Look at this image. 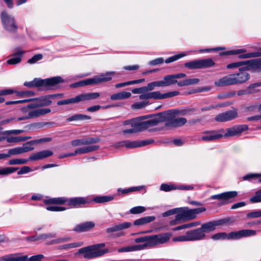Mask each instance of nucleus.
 <instances>
[{
  "mask_svg": "<svg viewBox=\"0 0 261 261\" xmlns=\"http://www.w3.org/2000/svg\"><path fill=\"white\" fill-rule=\"evenodd\" d=\"M105 246V243H99L80 248L78 250L79 254H83L86 259H92L101 256L108 252L107 248L101 249Z\"/></svg>",
  "mask_w": 261,
  "mask_h": 261,
  "instance_id": "f257e3e1",
  "label": "nucleus"
},
{
  "mask_svg": "<svg viewBox=\"0 0 261 261\" xmlns=\"http://www.w3.org/2000/svg\"><path fill=\"white\" fill-rule=\"evenodd\" d=\"M260 62L259 59L250 60L246 61H240L228 64L226 66L227 69H232L239 67L240 66L249 64V66H257Z\"/></svg>",
  "mask_w": 261,
  "mask_h": 261,
  "instance_id": "f3484780",
  "label": "nucleus"
},
{
  "mask_svg": "<svg viewBox=\"0 0 261 261\" xmlns=\"http://www.w3.org/2000/svg\"><path fill=\"white\" fill-rule=\"evenodd\" d=\"M51 112V110L49 108H44L42 109L36 110H28L25 114L27 113V115L22 117H18L15 119L16 121L25 120L30 119H34L39 117L41 116L44 115Z\"/></svg>",
  "mask_w": 261,
  "mask_h": 261,
  "instance_id": "1a4fd4ad",
  "label": "nucleus"
},
{
  "mask_svg": "<svg viewBox=\"0 0 261 261\" xmlns=\"http://www.w3.org/2000/svg\"><path fill=\"white\" fill-rule=\"evenodd\" d=\"M203 135L201 137L198 139L199 141H203L205 142L212 141L217 140L223 137L221 134H217L213 131H206L202 133Z\"/></svg>",
  "mask_w": 261,
  "mask_h": 261,
  "instance_id": "6ab92c4d",
  "label": "nucleus"
},
{
  "mask_svg": "<svg viewBox=\"0 0 261 261\" xmlns=\"http://www.w3.org/2000/svg\"><path fill=\"white\" fill-rule=\"evenodd\" d=\"M45 204H62L67 203L68 205L74 207H81L88 203V201L86 198L82 197H73L71 198H66L65 197H57L45 199L44 200Z\"/></svg>",
  "mask_w": 261,
  "mask_h": 261,
  "instance_id": "7ed1b4c3",
  "label": "nucleus"
},
{
  "mask_svg": "<svg viewBox=\"0 0 261 261\" xmlns=\"http://www.w3.org/2000/svg\"><path fill=\"white\" fill-rule=\"evenodd\" d=\"M248 90L250 91V94L256 93H261V82L250 85L248 86Z\"/></svg>",
  "mask_w": 261,
  "mask_h": 261,
  "instance_id": "58836bf2",
  "label": "nucleus"
},
{
  "mask_svg": "<svg viewBox=\"0 0 261 261\" xmlns=\"http://www.w3.org/2000/svg\"><path fill=\"white\" fill-rule=\"evenodd\" d=\"M83 101L95 99L98 98L100 94L98 92L82 94Z\"/></svg>",
  "mask_w": 261,
  "mask_h": 261,
  "instance_id": "a19ab883",
  "label": "nucleus"
},
{
  "mask_svg": "<svg viewBox=\"0 0 261 261\" xmlns=\"http://www.w3.org/2000/svg\"><path fill=\"white\" fill-rule=\"evenodd\" d=\"M86 145H90L92 144H95L98 143L100 141V139L98 137L93 138H85Z\"/></svg>",
  "mask_w": 261,
  "mask_h": 261,
  "instance_id": "774afa93",
  "label": "nucleus"
},
{
  "mask_svg": "<svg viewBox=\"0 0 261 261\" xmlns=\"http://www.w3.org/2000/svg\"><path fill=\"white\" fill-rule=\"evenodd\" d=\"M19 169L18 167H5L0 168V175H6L14 173Z\"/></svg>",
  "mask_w": 261,
  "mask_h": 261,
  "instance_id": "37998d69",
  "label": "nucleus"
},
{
  "mask_svg": "<svg viewBox=\"0 0 261 261\" xmlns=\"http://www.w3.org/2000/svg\"><path fill=\"white\" fill-rule=\"evenodd\" d=\"M30 160V158L28 159H15L10 160L8 164L10 165H22L26 164Z\"/></svg>",
  "mask_w": 261,
  "mask_h": 261,
  "instance_id": "de8ad7c7",
  "label": "nucleus"
},
{
  "mask_svg": "<svg viewBox=\"0 0 261 261\" xmlns=\"http://www.w3.org/2000/svg\"><path fill=\"white\" fill-rule=\"evenodd\" d=\"M227 234L225 232L218 233L212 236V239L214 240L227 239Z\"/></svg>",
  "mask_w": 261,
  "mask_h": 261,
  "instance_id": "338daca9",
  "label": "nucleus"
},
{
  "mask_svg": "<svg viewBox=\"0 0 261 261\" xmlns=\"http://www.w3.org/2000/svg\"><path fill=\"white\" fill-rule=\"evenodd\" d=\"M238 116L237 110L235 109L227 111L216 116L215 120L219 122L231 120Z\"/></svg>",
  "mask_w": 261,
  "mask_h": 261,
  "instance_id": "ddd939ff",
  "label": "nucleus"
},
{
  "mask_svg": "<svg viewBox=\"0 0 261 261\" xmlns=\"http://www.w3.org/2000/svg\"><path fill=\"white\" fill-rule=\"evenodd\" d=\"M34 87L45 86V79L42 80L39 78H35L33 80Z\"/></svg>",
  "mask_w": 261,
  "mask_h": 261,
  "instance_id": "6e6d98bb",
  "label": "nucleus"
},
{
  "mask_svg": "<svg viewBox=\"0 0 261 261\" xmlns=\"http://www.w3.org/2000/svg\"><path fill=\"white\" fill-rule=\"evenodd\" d=\"M261 57V51H256L240 55L239 56L240 59H247L254 57Z\"/></svg>",
  "mask_w": 261,
  "mask_h": 261,
  "instance_id": "09e8293b",
  "label": "nucleus"
},
{
  "mask_svg": "<svg viewBox=\"0 0 261 261\" xmlns=\"http://www.w3.org/2000/svg\"><path fill=\"white\" fill-rule=\"evenodd\" d=\"M94 226V223L92 221L86 222L77 225L73 230L76 232L86 231L93 228Z\"/></svg>",
  "mask_w": 261,
  "mask_h": 261,
  "instance_id": "5701e85b",
  "label": "nucleus"
},
{
  "mask_svg": "<svg viewBox=\"0 0 261 261\" xmlns=\"http://www.w3.org/2000/svg\"><path fill=\"white\" fill-rule=\"evenodd\" d=\"M257 231L251 229H242L229 232L227 236L228 240H239L242 238L249 237L256 234Z\"/></svg>",
  "mask_w": 261,
  "mask_h": 261,
  "instance_id": "9d476101",
  "label": "nucleus"
},
{
  "mask_svg": "<svg viewBox=\"0 0 261 261\" xmlns=\"http://www.w3.org/2000/svg\"><path fill=\"white\" fill-rule=\"evenodd\" d=\"M133 246L134 251L141 250H143L145 248L150 247L149 243L133 245Z\"/></svg>",
  "mask_w": 261,
  "mask_h": 261,
  "instance_id": "0e129e2a",
  "label": "nucleus"
},
{
  "mask_svg": "<svg viewBox=\"0 0 261 261\" xmlns=\"http://www.w3.org/2000/svg\"><path fill=\"white\" fill-rule=\"evenodd\" d=\"M185 56V55L184 54H179L175 55L174 56H173L168 58L165 60V62L166 63H170L173 62L177 60L178 59L184 57Z\"/></svg>",
  "mask_w": 261,
  "mask_h": 261,
  "instance_id": "864d4df0",
  "label": "nucleus"
},
{
  "mask_svg": "<svg viewBox=\"0 0 261 261\" xmlns=\"http://www.w3.org/2000/svg\"><path fill=\"white\" fill-rule=\"evenodd\" d=\"M46 208L47 210L49 211L53 212H60L66 210V208L65 207L60 206H48L46 207Z\"/></svg>",
  "mask_w": 261,
  "mask_h": 261,
  "instance_id": "052dcab7",
  "label": "nucleus"
},
{
  "mask_svg": "<svg viewBox=\"0 0 261 261\" xmlns=\"http://www.w3.org/2000/svg\"><path fill=\"white\" fill-rule=\"evenodd\" d=\"M179 208V213L176 215L175 219L171 221L170 223L171 225L178 224L180 221L186 220L182 208Z\"/></svg>",
  "mask_w": 261,
  "mask_h": 261,
  "instance_id": "ea45409f",
  "label": "nucleus"
},
{
  "mask_svg": "<svg viewBox=\"0 0 261 261\" xmlns=\"http://www.w3.org/2000/svg\"><path fill=\"white\" fill-rule=\"evenodd\" d=\"M177 189V186L174 184H162L160 190L165 192H169Z\"/></svg>",
  "mask_w": 261,
  "mask_h": 261,
  "instance_id": "c03bdc74",
  "label": "nucleus"
},
{
  "mask_svg": "<svg viewBox=\"0 0 261 261\" xmlns=\"http://www.w3.org/2000/svg\"><path fill=\"white\" fill-rule=\"evenodd\" d=\"M214 84L217 87H225L236 85L234 75L233 74L227 75L216 81Z\"/></svg>",
  "mask_w": 261,
  "mask_h": 261,
  "instance_id": "4468645a",
  "label": "nucleus"
},
{
  "mask_svg": "<svg viewBox=\"0 0 261 261\" xmlns=\"http://www.w3.org/2000/svg\"><path fill=\"white\" fill-rule=\"evenodd\" d=\"M24 54V51L18 50L14 54L11 58L7 61V63L9 65H15L21 61V58Z\"/></svg>",
  "mask_w": 261,
  "mask_h": 261,
  "instance_id": "a878e982",
  "label": "nucleus"
},
{
  "mask_svg": "<svg viewBox=\"0 0 261 261\" xmlns=\"http://www.w3.org/2000/svg\"><path fill=\"white\" fill-rule=\"evenodd\" d=\"M114 198V195L97 196L93 198V200L97 203H103L112 201Z\"/></svg>",
  "mask_w": 261,
  "mask_h": 261,
  "instance_id": "2f4dec72",
  "label": "nucleus"
},
{
  "mask_svg": "<svg viewBox=\"0 0 261 261\" xmlns=\"http://www.w3.org/2000/svg\"><path fill=\"white\" fill-rule=\"evenodd\" d=\"M99 148V146L97 145H92L83 147L75 150V153L77 154H85L92 152Z\"/></svg>",
  "mask_w": 261,
  "mask_h": 261,
  "instance_id": "c85d7f7f",
  "label": "nucleus"
},
{
  "mask_svg": "<svg viewBox=\"0 0 261 261\" xmlns=\"http://www.w3.org/2000/svg\"><path fill=\"white\" fill-rule=\"evenodd\" d=\"M53 122H39L31 123L27 126L26 127L29 129H34L36 128H40L47 125H51L53 124Z\"/></svg>",
  "mask_w": 261,
  "mask_h": 261,
  "instance_id": "4c0bfd02",
  "label": "nucleus"
},
{
  "mask_svg": "<svg viewBox=\"0 0 261 261\" xmlns=\"http://www.w3.org/2000/svg\"><path fill=\"white\" fill-rule=\"evenodd\" d=\"M83 245V243H82V242H74V243H72L62 245L59 247V249L67 250V249H69L70 248H74L81 247Z\"/></svg>",
  "mask_w": 261,
  "mask_h": 261,
  "instance_id": "49530a36",
  "label": "nucleus"
},
{
  "mask_svg": "<svg viewBox=\"0 0 261 261\" xmlns=\"http://www.w3.org/2000/svg\"><path fill=\"white\" fill-rule=\"evenodd\" d=\"M91 117L86 115L82 114H77L68 117L66 119L67 122H71L73 121H78L86 119H90Z\"/></svg>",
  "mask_w": 261,
  "mask_h": 261,
  "instance_id": "e433bc0d",
  "label": "nucleus"
},
{
  "mask_svg": "<svg viewBox=\"0 0 261 261\" xmlns=\"http://www.w3.org/2000/svg\"><path fill=\"white\" fill-rule=\"evenodd\" d=\"M142 188H143V186H138V187H131L130 188L126 189H119L118 190V192L121 191L122 194H126V193H128L130 192L139 190L141 189Z\"/></svg>",
  "mask_w": 261,
  "mask_h": 261,
  "instance_id": "5fc2aeb1",
  "label": "nucleus"
},
{
  "mask_svg": "<svg viewBox=\"0 0 261 261\" xmlns=\"http://www.w3.org/2000/svg\"><path fill=\"white\" fill-rule=\"evenodd\" d=\"M248 129V126L246 124H240L236 125L232 128L228 129L226 136H233L238 134H240L243 132L246 131Z\"/></svg>",
  "mask_w": 261,
  "mask_h": 261,
  "instance_id": "4be33fe9",
  "label": "nucleus"
},
{
  "mask_svg": "<svg viewBox=\"0 0 261 261\" xmlns=\"http://www.w3.org/2000/svg\"><path fill=\"white\" fill-rule=\"evenodd\" d=\"M24 132L23 129H12L5 130L3 132L4 135H18Z\"/></svg>",
  "mask_w": 261,
  "mask_h": 261,
  "instance_id": "680f3d73",
  "label": "nucleus"
},
{
  "mask_svg": "<svg viewBox=\"0 0 261 261\" xmlns=\"http://www.w3.org/2000/svg\"><path fill=\"white\" fill-rule=\"evenodd\" d=\"M238 195L236 191H229L223 192L219 194L212 195L209 200L217 199L218 200H225L234 198Z\"/></svg>",
  "mask_w": 261,
  "mask_h": 261,
  "instance_id": "a211bd4d",
  "label": "nucleus"
},
{
  "mask_svg": "<svg viewBox=\"0 0 261 261\" xmlns=\"http://www.w3.org/2000/svg\"><path fill=\"white\" fill-rule=\"evenodd\" d=\"M171 236V234L169 233H164L156 235L150 236V241L149 244L150 247L167 242L169 240Z\"/></svg>",
  "mask_w": 261,
  "mask_h": 261,
  "instance_id": "f8f14e48",
  "label": "nucleus"
},
{
  "mask_svg": "<svg viewBox=\"0 0 261 261\" xmlns=\"http://www.w3.org/2000/svg\"><path fill=\"white\" fill-rule=\"evenodd\" d=\"M199 82V80L197 78L187 79L176 83L178 86L182 87L191 85H194L197 84Z\"/></svg>",
  "mask_w": 261,
  "mask_h": 261,
  "instance_id": "c9c22d12",
  "label": "nucleus"
},
{
  "mask_svg": "<svg viewBox=\"0 0 261 261\" xmlns=\"http://www.w3.org/2000/svg\"><path fill=\"white\" fill-rule=\"evenodd\" d=\"M81 101H83V98L82 94L77 95L74 97H72L69 99H64L62 100L58 101L57 102V105L58 106L64 105H68L71 103H78Z\"/></svg>",
  "mask_w": 261,
  "mask_h": 261,
  "instance_id": "bb28decb",
  "label": "nucleus"
},
{
  "mask_svg": "<svg viewBox=\"0 0 261 261\" xmlns=\"http://www.w3.org/2000/svg\"><path fill=\"white\" fill-rule=\"evenodd\" d=\"M178 111L176 110H169L158 113L155 118L145 121L148 125V128L150 126L156 125L159 122L166 121L169 115H175L177 114Z\"/></svg>",
  "mask_w": 261,
  "mask_h": 261,
  "instance_id": "6e6552de",
  "label": "nucleus"
},
{
  "mask_svg": "<svg viewBox=\"0 0 261 261\" xmlns=\"http://www.w3.org/2000/svg\"><path fill=\"white\" fill-rule=\"evenodd\" d=\"M164 80L166 86H169L177 83V81L174 74L167 75L164 77Z\"/></svg>",
  "mask_w": 261,
  "mask_h": 261,
  "instance_id": "79ce46f5",
  "label": "nucleus"
},
{
  "mask_svg": "<svg viewBox=\"0 0 261 261\" xmlns=\"http://www.w3.org/2000/svg\"><path fill=\"white\" fill-rule=\"evenodd\" d=\"M1 19L6 30L13 33L17 32L18 26L14 16L9 14L6 11H3L1 14Z\"/></svg>",
  "mask_w": 261,
  "mask_h": 261,
  "instance_id": "423d86ee",
  "label": "nucleus"
},
{
  "mask_svg": "<svg viewBox=\"0 0 261 261\" xmlns=\"http://www.w3.org/2000/svg\"><path fill=\"white\" fill-rule=\"evenodd\" d=\"M116 147L125 146L126 148H135L140 147L139 141H124L119 142L116 144Z\"/></svg>",
  "mask_w": 261,
  "mask_h": 261,
  "instance_id": "cd10ccee",
  "label": "nucleus"
},
{
  "mask_svg": "<svg viewBox=\"0 0 261 261\" xmlns=\"http://www.w3.org/2000/svg\"><path fill=\"white\" fill-rule=\"evenodd\" d=\"M44 257L42 254H38L28 257L27 255L23 256V261H41Z\"/></svg>",
  "mask_w": 261,
  "mask_h": 261,
  "instance_id": "8fccbe9b",
  "label": "nucleus"
},
{
  "mask_svg": "<svg viewBox=\"0 0 261 261\" xmlns=\"http://www.w3.org/2000/svg\"><path fill=\"white\" fill-rule=\"evenodd\" d=\"M146 211V208L142 206H137L132 208L130 210V213L133 214H138L142 213Z\"/></svg>",
  "mask_w": 261,
  "mask_h": 261,
  "instance_id": "3c124183",
  "label": "nucleus"
},
{
  "mask_svg": "<svg viewBox=\"0 0 261 261\" xmlns=\"http://www.w3.org/2000/svg\"><path fill=\"white\" fill-rule=\"evenodd\" d=\"M31 138V136L7 137L5 140L8 143H18L25 141Z\"/></svg>",
  "mask_w": 261,
  "mask_h": 261,
  "instance_id": "f704fd0d",
  "label": "nucleus"
},
{
  "mask_svg": "<svg viewBox=\"0 0 261 261\" xmlns=\"http://www.w3.org/2000/svg\"><path fill=\"white\" fill-rule=\"evenodd\" d=\"M60 96V94H50L35 98L32 103L22 107L20 109L21 112L22 113H25L28 110H36L39 108L49 106L51 103V99L57 98Z\"/></svg>",
  "mask_w": 261,
  "mask_h": 261,
  "instance_id": "20e7f679",
  "label": "nucleus"
},
{
  "mask_svg": "<svg viewBox=\"0 0 261 261\" xmlns=\"http://www.w3.org/2000/svg\"><path fill=\"white\" fill-rule=\"evenodd\" d=\"M118 74L115 71H109L99 75L95 76L93 78L87 79L85 80L75 83L70 85L72 88H76L87 85H94L101 83L110 81L112 76Z\"/></svg>",
  "mask_w": 261,
  "mask_h": 261,
  "instance_id": "f03ea898",
  "label": "nucleus"
},
{
  "mask_svg": "<svg viewBox=\"0 0 261 261\" xmlns=\"http://www.w3.org/2000/svg\"><path fill=\"white\" fill-rule=\"evenodd\" d=\"M149 93L150 99H163V94H162L160 91H154Z\"/></svg>",
  "mask_w": 261,
  "mask_h": 261,
  "instance_id": "e2e57ef3",
  "label": "nucleus"
},
{
  "mask_svg": "<svg viewBox=\"0 0 261 261\" xmlns=\"http://www.w3.org/2000/svg\"><path fill=\"white\" fill-rule=\"evenodd\" d=\"M226 222L224 219H220L216 221H210L201 225L199 228L203 233L213 231L215 229L216 226L221 225Z\"/></svg>",
  "mask_w": 261,
  "mask_h": 261,
  "instance_id": "2eb2a0df",
  "label": "nucleus"
},
{
  "mask_svg": "<svg viewBox=\"0 0 261 261\" xmlns=\"http://www.w3.org/2000/svg\"><path fill=\"white\" fill-rule=\"evenodd\" d=\"M42 140H36L27 142L23 144L21 147L23 152H27L34 149L33 145L36 143H41Z\"/></svg>",
  "mask_w": 261,
  "mask_h": 261,
  "instance_id": "72a5a7b5",
  "label": "nucleus"
},
{
  "mask_svg": "<svg viewBox=\"0 0 261 261\" xmlns=\"http://www.w3.org/2000/svg\"><path fill=\"white\" fill-rule=\"evenodd\" d=\"M247 65V66L240 68L239 72L233 74L234 75L236 85L243 84L249 79L250 74L246 71L253 66H249V64Z\"/></svg>",
  "mask_w": 261,
  "mask_h": 261,
  "instance_id": "9b49d317",
  "label": "nucleus"
},
{
  "mask_svg": "<svg viewBox=\"0 0 261 261\" xmlns=\"http://www.w3.org/2000/svg\"><path fill=\"white\" fill-rule=\"evenodd\" d=\"M146 124L147 123L145 122V121L132 124V128L124 129L123 130V133L124 134H132L141 132L148 128V125H147Z\"/></svg>",
  "mask_w": 261,
  "mask_h": 261,
  "instance_id": "aec40b11",
  "label": "nucleus"
},
{
  "mask_svg": "<svg viewBox=\"0 0 261 261\" xmlns=\"http://www.w3.org/2000/svg\"><path fill=\"white\" fill-rule=\"evenodd\" d=\"M250 201L252 203H257L261 202V190L256 191L255 195L250 198Z\"/></svg>",
  "mask_w": 261,
  "mask_h": 261,
  "instance_id": "603ef678",
  "label": "nucleus"
},
{
  "mask_svg": "<svg viewBox=\"0 0 261 261\" xmlns=\"http://www.w3.org/2000/svg\"><path fill=\"white\" fill-rule=\"evenodd\" d=\"M155 219V217L154 216H146L136 220L134 222V224L136 226L142 225L150 223Z\"/></svg>",
  "mask_w": 261,
  "mask_h": 261,
  "instance_id": "473e14b6",
  "label": "nucleus"
},
{
  "mask_svg": "<svg viewBox=\"0 0 261 261\" xmlns=\"http://www.w3.org/2000/svg\"><path fill=\"white\" fill-rule=\"evenodd\" d=\"M64 80L61 76H54L45 79V86L53 87L64 82Z\"/></svg>",
  "mask_w": 261,
  "mask_h": 261,
  "instance_id": "c756f323",
  "label": "nucleus"
},
{
  "mask_svg": "<svg viewBox=\"0 0 261 261\" xmlns=\"http://www.w3.org/2000/svg\"><path fill=\"white\" fill-rule=\"evenodd\" d=\"M214 65L215 62L211 58L193 60L184 64L185 67L190 69L205 68Z\"/></svg>",
  "mask_w": 261,
  "mask_h": 261,
  "instance_id": "0eeeda50",
  "label": "nucleus"
},
{
  "mask_svg": "<svg viewBox=\"0 0 261 261\" xmlns=\"http://www.w3.org/2000/svg\"><path fill=\"white\" fill-rule=\"evenodd\" d=\"M53 154V152L49 150H44L34 153L30 156V161H37L46 158Z\"/></svg>",
  "mask_w": 261,
  "mask_h": 261,
  "instance_id": "412c9836",
  "label": "nucleus"
},
{
  "mask_svg": "<svg viewBox=\"0 0 261 261\" xmlns=\"http://www.w3.org/2000/svg\"><path fill=\"white\" fill-rule=\"evenodd\" d=\"M71 144L73 146H77L80 145H86L85 138L81 139H75L71 142Z\"/></svg>",
  "mask_w": 261,
  "mask_h": 261,
  "instance_id": "69168bd1",
  "label": "nucleus"
},
{
  "mask_svg": "<svg viewBox=\"0 0 261 261\" xmlns=\"http://www.w3.org/2000/svg\"><path fill=\"white\" fill-rule=\"evenodd\" d=\"M134 241L136 243H144V244H148L150 241V236L136 238Z\"/></svg>",
  "mask_w": 261,
  "mask_h": 261,
  "instance_id": "13d9d810",
  "label": "nucleus"
},
{
  "mask_svg": "<svg viewBox=\"0 0 261 261\" xmlns=\"http://www.w3.org/2000/svg\"><path fill=\"white\" fill-rule=\"evenodd\" d=\"M149 105L148 101H140L134 103L132 106L133 109H139L144 108L146 106Z\"/></svg>",
  "mask_w": 261,
  "mask_h": 261,
  "instance_id": "4d7b16f0",
  "label": "nucleus"
},
{
  "mask_svg": "<svg viewBox=\"0 0 261 261\" xmlns=\"http://www.w3.org/2000/svg\"><path fill=\"white\" fill-rule=\"evenodd\" d=\"M132 225L131 223L128 222H123L118 225H113L107 229V233L113 232L129 228Z\"/></svg>",
  "mask_w": 261,
  "mask_h": 261,
  "instance_id": "393cba45",
  "label": "nucleus"
},
{
  "mask_svg": "<svg viewBox=\"0 0 261 261\" xmlns=\"http://www.w3.org/2000/svg\"><path fill=\"white\" fill-rule=\"evenodd\" d=\"M187 121V120L185 118L180 117L173 118L166 122V125L177 127L184 125L186 123Z\"/></svg>",
  "mask_w": 261,
  "mask_h": 261,
  "instance_id": "b1692460",
  "label": "nucleus"
},
{
  "mask_svg": "<svg viewBox=\"0 0 261 261\" xmlns=\"http://www.w3.org/2000/svg\"><path fill=\"white\" fill-rule=\"evenodd\" d=\"M43 58V55L41 54H36L33 56L31 59H30L28 62L29 64H34L37 61L41 60Z\"/></svg>",
  "mask_w": 261,
  "mask_h": 261,
  "instance_id": "bf43d9fd",
  "label": "nucleus"
},
{
  "mask_svg": "<svg viewBox=\"0 0 261 261\" xmlns=\"http://www.w3.org/2000/svg\"><path fill=\"white\" fill-rule=\"evenodd\" d=\"M131 93L129 92L121 91L111 95V99L112 100H121L127 99L131 96Z\"/></svg>",
  "mask_w": 261,
  "mask_h": 261,
  "instance_id": "7c9ffc66",
  "label": "nucleus"
},
{
  "mask_svg": "<svg viewBox=\"0 0 261 261\" xmlns=\"http://www.w3.org/2000/svg\"><path fill=\"white\" fill-rule=\"evenodd\" d=\"M186 220H191L195 218L197 214L205 212L206 208L204 207L189 209L187 207H182Z\"/></svg>",
  "mask_w": 261,
  "mask_h": 261,
  "instance_id": "dca6fc26",
  "label": "nucleus"
},
{
  "mask_svg": "<svg viewBox=\"0 0 261 261\" xmlns=\"http://www.w3.org/2000/svg\"><path fill=\"white\" fill-rule=\"evenodd\" d=\"M23 153L21 147H15L8 150L7 153H5V158H8L12 155H16Z\"/></svg>",
  "mask_w": 261,
  "mask_h": 261,
  "instance_id": "a18cd8bd",
  "label": "nucleus"
},
{
  "mask_svg": "<svg viewBox=\"0 0 261 261\" xmlns=\"http://www.w3.org/2000/svg\"><path fill=\"white\" fill-rule=\"evenodd\" d=\"M205 234L198 228L187 231L184 235L175 237L173 239L174 242H191L203 240Z\"/></svg>",
  "mask_w": 261,
  "mask_h": 261,
  "instance_id": "39448f33",
  "label": "nucleus"
}]
</instances>
